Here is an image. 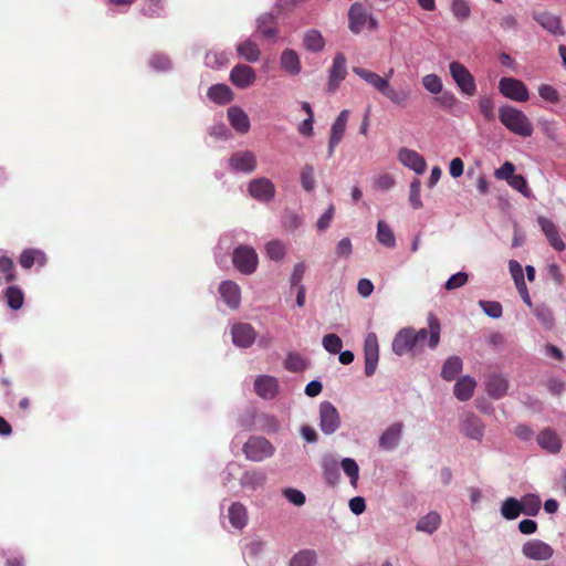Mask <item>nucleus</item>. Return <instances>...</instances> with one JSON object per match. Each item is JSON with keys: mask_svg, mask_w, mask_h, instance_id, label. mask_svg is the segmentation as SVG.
Instances as JSON below:
<instances>
[{"mask_svg": "<svg viewBox=\"0 0 566 566\" xmlns=\"http://www.w3.org/2000/svg\"><path fill=\"white\" fill-rule=\"evenodd\" d=\"M353 72L379 92L392 105L398 107H407L409 105L411 98L410 88H395L389 82V78L394 73L392 69L386 76H381L376 72L359 66H354Z\"/></svg>", "mask_w": 566, "mask_h": 566, "instance_id": "obj_1", "label": "nucleus"}, {"mask_svg": "<svg viewBox=\"0 0 566 566\" xmlns=\"http://www.w3.org/2000/svg\"><path fill=\"white\" fill-rule=\"evenodd\" d=\"M499 119L501 124L511 133L527 138L533 135V124L526 114L513 106L505 105L499 109Z\"/></svg>", "mask_w": 566, "mask_h": 566, "instance_id": "obj_2", "label": "nucleus"}, {"mask_svg": "<svg viewBox=\"0 0 566 566\" xmlns=\"http://www.w3.org/2000/svg\"><path fill=\"white\" fill-rule=\"evenodd\" d=\"M348 29L353 34H360L365 29L375 31L378 29V20L366 10L360 2H354L347 12Z\"/></svg>", "mask_w": 566, "mask_h": 566, "instance_id": "obj_3", "label": "nucleus"}, {"mask_svg": "<svg viewBox=\"0 0 566 566\" xmlns=\"http://www.w3.org/2000/svg\"><path fill=\"white\" fill-rule=\"evenodd\" d=\"M232 263L241 274L251 275L258 269L259 256L254 248L240 244L232 252Z\"/></svg>", "mask_w": 566, "mask_h": 566, "instance_id": "obj_4", "label": "nucleus"}, {"mask_svg": "<svg viewBox=\"0 0 566 566\" xmlns=\"http://www.w3.org/2000/svg\"><path fill=\"white\" fill-rule=\"evenodd\" d=\"M440 323L433 314L428 315V328L413 329V340L417 346V352L423 349L427 343L428 347L434 349L440 342Z\"/></svg>", "mask_w": 566, "mask_h": 566, "instance_id": "obj_5", "label": "nucleus"}, {"mask_svg": "<svg viewBox=\"0 0 566 566\" xmlns=\"http://www.w3.org/2000/svg\"><path fill=\"white\" fill-rule=\"evenodd\" d=\"M449 72L457 87L463 95H475L476 83L468 67L460 62L453 61L449 64Z\"/></svg>", "mask_w": 566, "mask_h": 566, "instance_id": "obj_6", "label": "nucleus"}, {"mask_svg": "<svg viewBox=\"0 0 566 566\" xmlns=\"http://www.w3.org/2000/svg\"><path fill=\"white\" fill-rule=\"evenodd\" d=\"M275 448L263 437H252L243 446V452L248 460L261 462L274 454Z\"/></svg>", "mask_w": 566, "mask_h": 566, "instance_id": "obj_7", "label": "nucleus"}, {"mask_svg": "<svg viewBox=\"0 0 566 566\" xmlns=\"http://www.w3.org/2000/svg\"><path fill=\"white\" fill-rule=\"evenodd\" d=\"M460 431L470 440L481 442L484 437L485 424L479 416L471 411L463 412L459 421Z\"/></svg>", "mask_w": 566, "mask_h": 566, "instance_id": "obj_8", "label": "nucleus"}, {"mask_svg": "<svg viewBox=\"0 0 566 566\" xmlns=\"http://www.w3.org/2000/svg\"><path fill=\"white\" fill-rule=\"evenodd\" d=\"M340 427V417L336 407L329 401L319 403V429L326 434L331 436L336 432Z\"/></svg>", "mask_w": 566, "mask_h": 566, "instance_id": "obj_9", "label": "nucleus"}, {"mask_svg": "<svg viewBox=\"0 0 566 566\" xmlns=\"http://www.w3.org/2000/svg\"><path fill=\"white\" fill-rule=\"evenodd\" d=\"M500 93L515 102H526L530 97L526 85L514 77H502L499 82Z\"/></svg>", "mask_w": 566, "mask_h": 566, "instance_id": "obj_10", "label": "nucleus"}, {"mask_svg": "<svg viewBox=\"0 0 566 566\" xmlns=\"http://www.w3.org/2000/svg\"><path fill=\"white\" fill-rule=\"evenodd\" d=\"M522 554L527 559L546 562L553 557L554 548L541 539H530L523 544Z\"/></svg>", "mask_w": 566, "mask_h": 566, "instance_id": "obj_11", "label": "nucleus"}, {"mask_svg": "<svg viewBox=\"0 0 566 566\" xmlns=\"http://www.w3.org/2000/svg\"><path fill=\"white\" fill-rule=\"evenodd\" d=\"M365 375L375 374L379 360V345L375 333H368L364 342Z\"/></svg>", "mask_w": 566, "mask_h": 566, "instance_id": "obj_12", "label": "nucleus"}, {"mask_svg": "<svg viewBox=\"0 0 566 566\" xmlns=\"http://www.w3.org/2000/svg\"><path fill=\"white\" fill-rule=\"evenodd\" d=\"M228 164L231 171L252 174L256 169V156L251 150L235 151L229 158Z\"/></svg>", "mask_w": 566, "mask_h": 566, "instance_id": "obj_13", "label": "nucleus"}, {"mask_svg": "<svg viewBox=\"0 0 566 566\" xmlns=\"http://www.w3.org/2000/svg\"><path fill=\"white\" fill-rule=\"evenodd\" d=\"M248 191L252 198L261 202H269L275 196L274 184L265 178H255L249 182Z\"/></svg>", "mask_w": 566, "mask_h": 566, "instance_id": "obj_14", "label": "nucleus"}, {"mask_svg": "<svg viewBox=\"0 0 566 566\" xmlns=\"http://www.w3.org/2000/svg\"><path fill=\"white\" fill-rule=\"evenodd\" d=\"M391 348L398 356H402L410 352L417 353V346L413 340V328L407 327L400 329L392 339Z\"/></svg>", "mask_w": 566, "mask_h": 566, "instance_id": "obj_15", "label": "nucleus"}, {"mask_svg": "<svg viewBox=\"0 0 566 566\" xmlns=\"http://www.w3.org/2000/svg\"><path fill=\"white\" fill-rule=\"evenodd\" d=\"M537 223L545 234L549 245L557 252L564 251L566 244L559 235L558 227L552 220L543 216L537 218Z\"/></svg>", "mask_w": 566, "mask_h": 566, "instance_id": "obj_16", "label": "nucleus"}, {"mask_svg": "<svg viewBox=\"0 0 566 566\" xmlns=\"http://www.w3.org/2000/svg\"><path fill=\"white\" fill-rule=\"evenodd\" d=\"M347 75L346 57L343 53H337L334 56L333 64L328 71L327 87L329 92H334L345 80Z\"/></svg>", "mask_w": 566, "mask_h": 566, "instance_id": "obj_17", "label": "nucleus"}, {"mask_svg": "<svg viewBox=\"0 0 566 566\" xmlns=\"http://www.w3.org/2000/svg\"><path fill=\"white\" fill-rule=\"evenodd\" d=\"M231 83L238 88H248L256 80L255 71L247 64H237L230 72Z\"/></svg>", "mask_w": 566, "mask_h": 566, "instance_id": "obj_18", "label": "nucleus"}, {"mask_svg": "<svg viewBox=\"0 0 566 566\" xmlns=\"http://www.w3.org/2000/svg\"><path fill=\"white\" fill-rule=\"evenodd\" d=\"M232 342L235 346L248 348L256 338V333L251 324L237 323L231 328Z\"/></svg>", "mask_w": 566, "mask_h": 566, "instance_id": "obj_19", "label": "nucleus"}, {"mask_svg": "<svg viewBox=\"0 0 566 566\" xmlns=\"http://www.w3.org/2000/svg\"><path fill=\"white\" fill-rule=\"evenodd\" d=\"M403 424L402 422H395L390 424L379 437L378 446L381 450H395L402 437Z\"/></svg>", "mask_w": 566, "mask_h": 566, "instance_id": "obj_20", "label": "nucleus"}, {"mask_svg": "<svg viewBox=\"0 0 566 566\" xmlns=\"http://www.w3.org/2000/svg\"><path fill=\"white\" fill-rule=\"evenodd\" d=\"M219 293L223 302L232 310H237L241 304V289L231 280L222 281L219 285Z\"/></svg>", "mask_w": 566, "mask_h": 566, "instance_id": "obj_21", "label": "nucleus"}, {"mask_svg": "<svg viewBox=\"0 0 566 566\" xmlns=\"http://www.w3.org/2000/svg\"><path fill=\"white\" fill-rule=\"evenodd\" d=\"M398 159L405 167L413 170L418 175L423 174L426 170V160L416 150L409 148H401L398 151Z\"/></svg>", "mask_w": 566, "mask_h": 566, "instance_id": "obj_22", "label": "nucleus"}, {"mask_svg": "<svg viewBox=\"0 0 566 566\" xmlns=\"http://www.w3.org/2000/svg\"><path fill=\"white\" fill-rule=\"evenodd\" d=\"M321 468L324 480L331 486H335L340 479L339 463L332 454H326L321 460Z\"/></svg>", "mask_w": 566, "mask_h": 566, "instance_id": "obj_23", "label": "nucleus"}, {"mask_svg": "<svg viewBox=\"0 0 566 566\" xmlns=\"http://www.w3.org/2000/svg\"><path fill=\"white\" fill-rule=\"evenodd\" d=\"M254 389L258 396L263 399H272L276 396L279 385L275 377L269 375L258 376L254 381Z\"/></svg>", "mask_w": 566, "mask_h": 566, "instance_id": "obj_24", "label": "nucleus"}, {"mask_svg": "<svg viewBox=\"0 0 566 566\" xmlns=\"http://www.w3.org/2000/svg\"><path fill=\"white\" fill-rule=\"evenodd\" d=\"M536 441L543 450L553 454L558 453L562 449V441L558 434L552 429L542 430L537 434Z\"/></svg>", "mask_w": 566, "mask_h": 566, "instance_id": "obj_25", "label": "nucleus"}, {"mask_svg": "<svg viewBox=\"0 0 566 566\" xmlns=\"http://www.w3.org/2000/svg\"><path fill=\"white\" fill-rule=\"evenodd\" d=\"M228 119L230 125L240 134L248 133L251 127L248 114L239 106L228 108Z\"/></svg>", "mask_w": 566, "mask_h": 566, "instance_id": "obj_26", "label": "nucleus"}, {"mask_svg": "<svg viewBox=\"0 0 566 566\" xmlns=\"http://www.w3.org/2000/svg\"><path fill=\"white\" fill-rule=\"evenodd\" d=\"M237 54L240 59L255 63L261 56V50L259 45L251 39H245L235 45Z\"/></svg>", "mask_w": 566, "mask_h": 566, "instance_id": "obj_27", "label": "nucleus"}, {"mask_svg": "<svg viewBox=\"0 0 566 566\" xmlns=\"http://www.w3.org/2000/svg\"><path fill=\"white\" fill-rule=\"evenodd\" d=\"M436 101L442 108L451 112L455 116L464 114L463 105L450 91L442 90V93H440V96L437 97Z\"/></svg>", "mask_w": 566, "mask_h": 566, "instance_id": "obj_28", "label": "nucleus"}, {"mask_svg": "<svg viewBox=\"0 0 566 566\" xmlns=\"http://www.w3.org/2000/svg\"><path fill=\"white\" fill-rule=\"evenodd\" d=\"M440 514L436 511H431L418 520L416 531L431 535L440 527Z\"/></svg>", "mask_w": 566, "mask_h": 566, "instance_id": "obj_29", "label": "nucleus"}, {"mask_svg": "<svg viewBox=\"0 0 566 566\" xmlns=\"http://www.w3.org/2000/svg\"><path fill=\"white\" fill-rule=\"evenodd\" d=\"M266 481V474L262 470L245 471L240 478V484L244 489L256 490L264 485Z\"/></svg>", "mask_w": 566, "mask_h": 566, "instance_id": "obj_30", "label": "nucleus"}, {"mask_svg": "<svg viewBox=\"0 0 566 566\" xmlns=\"http://www.w3.org/2000/svg\"><path fill=\"white\" fill-rule=\"evenodd\" d=\"M228 517L234 528L242 530L248 523L247 507L239 502L232 503L228 510Z\"/></svg>", "mask_w": 566, "mask_h": 566, "instance_id": "obj_31", "label": "nucleus"}, {"mask_svg": "<svg viewBox=\"0 0 566 566\" xmlns=\"http://www.w3.org/2000/svg\"><path fill=\"white\" fill-rule=\"evenodd\" d=\"M475 386L476 382L472 377L463 376L454 385V396L460 401H467L473 396Z\"/></svg>", "mask_w": 566, "mask_h": 566, "instance_id": "obj_32", "label": "nucleus"}, {"mask_svg": "<svg viewBox=\"0 0 566 566\" xmlns=\"http://www.w3.org/2000/svg\"><path fill=\"white\" fill-rule=\"evenodd\" d=\"M281 66L290 75H297L301 72L298 54L291 49H285L281 54Z\"/></svg>", "mask_w": 566, "mask_h": 566, "instance_id": "obj_33", "label": "nucleus"}, {"mask_svg": "<svg viewBox=\"0 0 566 566\" xmlns=\"http://www.w3.org/2000/svg\"><path fill=\"white\" fill-rule=\"evenodd\" d=\"M207 95L212 102L219 105H226L233 99V93L226 84H214L210 86Z\"/></svg>", "mask_w": 566, "mask_h": 566, "instance_id": "obj_34", "label": "nucleus"}, {"mask_svg": "<svg viewBox=\"0 0 566 566\" xmlns=\"http://www.w3.org/2000/svg\"><path fill=\"white\" fill-rule=\"evenodd\" d=\"M534 19L548 32L553 34H563L560 20L557 15L543 11L535 13Z\"/></svg>", "mask_w": 566, "mask_h": 566, "instance_id": "obj_35", "label": "nucleus"}, {"mask_svg": "<svg viewBox=\"0 0 566 566\" xmlns=\"http://www.w3.org/2000/svg\"><path fill=\"white\" fill-rule=\"evenodd\" d=\"M509 388V384L506 378L500 375H492L486 382V391L488 394L495 398L500 399L502 398Z\"/></svg>", "mask_w": 566, "mask_h": 566, "instance_id": "obj_36", "label": "nucleus"}, {"mask_svg": "<svg viewBox=\"0 0 566 566\" xmlns=\"http://www.w3.org/2000/svg\"><path fill=\"white\" fill-rule=\"evenodd\" d=\"M376 238L377 241L386 248L392 249L396 247L395 233L390 226L384 220H379L377 223Z\"/></svg>", "mask_w": 566, "mask_h": 566, "instance_id": "obj_37", "label": "nucleus"}, {"mask_svg": "<svg viewBox=\"0 0 566 566\" xmlns=\"http://www.w3.org/2000/svg\"><path fill=\"white\" fill-rule=\"evenodd\" d=\"M462 359L459 356H451L447 358L442 366L441 377L447 380H453L462 370Z\"/></svg>", "mask_w": 566, "mask_h": 566, "instance_id": "obj_38", "label": "nucleus"}, {"mask_svg": "<svg viewBox=\"0 0 566 566\" xmlns=\"http://www.w3.org/2000/svg\"><path fill=\"white\" fill-rule=\"evenodd\" d=\"M533 313L535 317L537 318L538 323L545 328V329H552L554 327V315L551 307L546 304H533Z\"/></svg>", "mask_w": 566, "mask_h": 566, "instance_id": "obj_39", "label": "nucleus"}, {"mask_svg": "<svg viewBox=\"0 0 566 566\" xmlns=\"http://www.w3.org/2000/svg\"><path fill=\"white\" fill-rule=\"evenodd\" d=\"M522 513L528 516H535L541 510V499L538 495L528 493L520 500Z\"/></svg>", "mask_w": 566, "mask_h": 566, "instance_id": "obj_40", "label": "nucleus"}, {"mask_svg": "<svg viewBox=\"0 0 566 566\" xmlns=\"http://www.w3.org/2000/svg\"><path fill=\"white\" fill-rule=\"evenodd\" d=\"M303 43L304 46L312 52H319L325 46V40L322 33L315 29L305 32Z\"/></svg>", "mask_w": 566, "mask_h": 566, "instance_id": "obj_41", "label": "nucleus"}, {"mask_svg": "<svg viewBox=\"0 0 566 566\" xmlns=\"http://www.w3.org/2000/svg\"><path fill=\"white\" fill-rule=\"evenodd\" d=\"M19 262L23 269H31L35 262L43 265L45 263V255L39 250L27 249L20 254Z\"/></svg>", "mask_w": 566, "mask_h": 566, "instance_id": "obj_42", "label": "nucleus"}, {"mask_svg": "<svg viewBox=\"0 0 566 566\" xmlns=\"http://www.w3.org/2000/svg\"><path fill=\"white\" fill-rule=\"evenodd\" d=\"M8 306L12 311H18L23 306L24 294L22 290L15 285L9 286L4 292Z\"/></svg>", "mask_w": 566, "mask_h": 566, "instance_id": "obj_43", "label": "nucleus"}, {"mask_svg": "<svg viewBox=\"0 0 566 566\" xmlns=\"http://www.w3.org/2000/svg\"><path fill=\"white\" fill-rule=\"evenodd\" d=\"M274 23V15L271 13H264L260 15L256 20V29L266 39H271L276 36V29L272 28Z\"/></svg>", "mask_w": 566, "mask_h": 566, "instance_id": "obj_44", "label": "nucleus"}, {"mask_svg": "<svg viewBox=\"0 0 566 566\" xmlns=\"http://www.w3.org/2000/svg\"><path fill=\"white\" fill-rule=\"evenodd\" d=\"M522 513L521 503L515 497H507L501 505V514L505 520L512 521Z\"/></svg>", "mask_w": 566, "mask_h": 566, "instance_id": "obj_45", "label": "nucleus"}, {"mask_svg": "<svg viewBox=\"0 0 566 566\" xmlns=\"http://www.w3.org/2000/svg\"><path fill=\"white\" fill-rule=\"evenodd\" d=\"M348 117H349L348 109H343L339 113V115L336 117V119L332 124L331 136H329L331 138L342 140L345 129H346V126H347Z\"/></svg>", "mask_w": 566, "mask_h": 566, "instance_id": "obj_46", "label": "nucleus"}, {"mask_svg": "<svg viewBox=\"0 0 566 566\" xmlns=\"http://www.w3.org/2000/svg\"><path fill=\"white\" fill-rule=\"evenodd\" d=\"M316 553L312 549H304L296 553L290 560V566H314L316 564Z\"/></svg>", "mask_w": 566, "mask_h": 566, "instance_id": "obj_47", "label": "nucleus"}, {"mask_svg": "<svg viewBox=\"0 0 566 566\" xmlns=\"http://www.w3.org/2000/svg\"><path fill=\"white\" fill-rule=\"evenodd\" d=\"M340 468L349 478L350 484L356 488L359 479V467L357 462L352 458H344L340 462Z\"/></svg>", "mask_w": 566, "mask_h": 566, "instance_id": "obj_48", "label": "nucleus"}, {"mask_svg": "<svg viewBox=\"0 0 566 566\" xmlns=\"http://www.w3.org/2000/svg\"><path fill=\"white\" fill-rule=\"evenodd\" d=\"M265 253L271 260L279 262L285 256V244L280 240H272L266 243Z\"/></svg>", "mask_w": 566, "mask_h": 566, "instance_id": "obj_49", "label": "nucleus"}, {"mask_svg": "<svg viewBox=\"0 0 566 566\" xmlns=\"http://www.w3.org/2000/svg\"><path fill=\"white\" fill-rule=\"evenodd\" d=\"M422 85L426 91H428L431 94L438 95L442 93L443 90V83L440 76L437 74H427L421 80Z\"/></svg>", "mask_w": 566, "mask_h": 566, "instance_id": "obj_50", "label": "nucleus"}, {"mask_svg": "<svg viewBox=\"0 0 566 566\" xmlns=\"http://www.w3.org/2000/svg\"><path fill=\"white\" fill-rule=\"evenodd\" d=\"M229 63L226 52H209L206 54L205 64L211 69H221Z\"/></svg>", "mask_w": 566, "mask_h": 566, "instance_id": "obj_51", "label": "nucleus"}, {"mask_svg": "<svg viewBox=\"0 0 566 566\" xmlns=\"http://www.w3.org/2000/svg\"><path fill=\"white\" fill-rule=\"evenodd\" d=\"M315 170L310 164L303 166L300 175L302 188L305 191H312L315 188Z\"/></svg>", "mask_w": 566, "mask_h": 566, "instance_id": "obj_52", "label": "nucleus"}, {"mask_svg": "<svg viewBox=\"0 0 566 566\" xmlns=\"http://www.w3.org/2000/svg\"><path fill=\"white\" fill-rule=\"evenodd\" d=\"M306 366L305 359L296 353H290L284 361L285 369L292 373L303 371Z\"/></svg>", "mask_w": 566, "mask_h": 566, "instance_id": "obj_53", "label": "nucleus"}, {"mask_svg": "<svg viewBox=\"0 0 566 566\" xmlns=\"http://www.w3.org/2000/svg\"><path fill=\"white\" fill-rule=\"evenodd\" d=\"M451 12L460 21L467 20L471 14V9L465 0H452Z\"/></svg>", "mask_w": 566, "mask_h": 566, "instance_id": "obj_54", "label": "nucleus"}, {"mask_svg": "<svg viewBox=\"0 0 566 566\" xmlns=\"http://www.w3.org/2000/svg\"><path fill=\"white\" fill-rule=\"evenodd\" d=\"M0 273L3 274V281L6 283L15 280L14 263L7 255H0Z\"/></svg>", "mask_w": 566, "mask_h": 566, "instance_id": "obj_55", "label": "nucleus"}, {"mask_svg": "<svg viewBox=\"0 0 566 566\" xmlns=\"http://www.w3.org/2000/svg\"><path fill=\"white\" fill-rule=\"evenodd\" d=\"M322 345L326 352L331 354H338L343 347V342L338 335L327 334L323 337Z\"/></svg>", "mask_w": 566, "mask_h": 566, "instance_id": "obj_56", "label": "nucleus"}, {"mask_svg": "<svg viewBox=\"0 0 566 566\" xmlns=\"http://www.w3.org/2000/svg\"><path fill=\"white\" fill-rule=\"evenodd\" d=\"M478 106L481 114L484 116L486 120L491 122L494 119V102L490 96H481L478 99Z\"/></svg>", "mask_w": 566, "mask_h": 566, "instance_id": "obj_57", "label": "nucleus"}, {"mask_svg": "<svg viewBox=\"0 0 566 566\" xmlns=\"http://www.w3.org/2000/svg\"><path fill=\"white\" fill-rule=\"evenodd\" d=\"M420 191H421V181L416 178L411 181L410 190H409V202L415 210L422 208Z\"/></svg>", "mask_w": 566, "mask_h": 566, "instance_id": "obj_58", "label": "nucleus"}, {"mask_svg": "<svg viewBox=\"0 0 566 566\" xmlns=\"http://www.w3.org/2000/svg\"><path fill=\"white\" fill-rule=\"evenodd\" d=\"M479 305L491 318H500L502 316V305L496 301H480Z\"/></svg>", "mask_w": 566, "mask_h": 566, "instance_id": "obj_59", "label": "nucleus"}, {"mask_svg": "<svg viewBox=\"0 0 566 566\" xmlns=\"http://www.w3.org/2000/svg\"><path fill=\"white\" fill-rule=\"evenodd\" d=\"M283 496L292 504L302 506L305 504L306 497L304 493L294 488H286L282 491Z\"/></svg>", "mask_w": 566, "mask_h": 566, "instance_id": "obj_60", "label": "nucleus"}, {"mask_svg": "<svg viewBox=\"0 0 566 566\" xmlns=\"http://www.w3.org/2000/svg\"><path fill=\"white\" fill-rule=\"evenodd\" d=\"M142 11L147 17H151V18L159 17L164 11L163 1L161 0H146L143 6Z\"/></svg>", "mask_w": 566, "mask_h": 566, "instance_id": "obj_61", "label": "nucleus"}, {"mask_svg": "<svg viewBox=\"0 0 566 566\" xmlns=\"http://www.w3.org/2000/svg\"><path fill=\"white\" fill-rule=\"evenodd\" d=\"M538 125L542 132L551 139L556 142L558 139V127L554 120L541 118L538 119Z\"/></svg>", "mask_w": 566, "mask_h": 566, "instance_id": "obj_62", "label": "nucleus"}, {"mask_svg": "<svg viewBox=\"0 0 566 566\" xmlns=\"http://www.w3.org/2000/svg\"><path fill=\"white\" fill-rule=\"evenodd\" d=\"M353 252V244L349 238H343L338 241L335 254L338 259H348Z\"/></svg>", "mask_w": 566, "mask_h": 566, "instance_id": "obj_63", "label": "nucleus"}, {"mask_svg": "<svg viewBox=\"0 0 566 566\" xmlns=\"http://www.w3.org/2000/svg\"><path fill=\"white\" fill-rule=\"evenodd\" d=\"M149 65L156 71H167L171 67V61L164 54H155L150 57Z\"/></svg>", "mask_w": 566, "mask_h": 566, "instance_id": "obj_64", "label": "nucleus"}]
</instances>
